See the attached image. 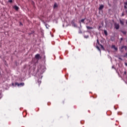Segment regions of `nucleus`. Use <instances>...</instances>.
Here are the masks:
<instances>
[{"label": "nucleus", "mask_w": 127, "mask_h": 127, "mask_svg": "<svg viewBox=\"0 0 127 127\" xmlns=\"http://www.w3.org/2000/svg\"><path fill=\"white\" fill-rule=\"evenodd\" d=\"M86 20L88 21V22H87L86 23V24H87V25L89 24V23H90V22H91V20H90V19H86Z\"/></svg>", "instance_id": "9d476101"}, {"label": "nucleus", "mask_w": 127, "mask_h": 127, "mask_svg": "<svg viewBox=\"0 0 127 127\" xmlns=\"http://www.w3.org/2000/svg\"><path fill=\"white\" fill-rule=\"evenodd\" d=\"M125 57H126L127 58V53L125 54Z\"/></svg>", "instance_id": "393cba45"}, {"label": "nucleus", "mask_w": 127, "mask_h": 127, "mask_svg": "<svg viewBox=\"0 0 127 127\" xmlns=\"http://www.w3.org/2000/svg\"><path fill=\"white\" fill-rule=\"evenodd\" d=\"M125 4H126V5H127V1L125 2Z\"/></svg>", "instance_id": "a878e982"}, {"label": "nucleus", "mask_w": 127, "mask_h": 127, "mask_svg": "<svg viewBox=\"0 0 127 127\" xmlns=\"http://www.w3.org/2000/svg\"><path fill=\"white\" fill-rule=\"evenodd\" d=\"M20 24H21V22L20 23Z\"/></svg>", "instance_id": "c85d7f7f"}, {"label": "nucleus", "mask_w": 127, "mask_h": 127, "mask_svg": "<svg viewBox=\"0 0 127 127\" xmlns=\"http://www.w3.org/2000/svg\"><path fill=\"white\" fill-rule=\"evenodd\" d=\"M121 32L124 34V35H127V31H121Z\"/></svg>", "instance_id": "9b49d317"}, {"label": "nucleus", "mask_w": 127, "mask_h": 127, "mask_svg": "<svg viewBox=\"0 0 127 127\" xmlns=\"http://www.w3.org/2000/svg\"><path fill=\"white\" fill-rule=\"evenodd\" d=\"M125 65H126V66H127V63H125Z\"/></svg>", "instance_id": "bb28decb"}, {"label": "nucleus", "mask_w": 127, "mask_h": 127, "mask_svg": "<svg viewBox=\"0 0 127 127\" xmlns=\"http://www.w3.org/2000/svg\"><path fill=\"white\" fill-rule=\"evenodd\" d=\"M35 58L36 59H41V57L40 56V55L37 54V55H35Z\"/></svg>", "instance_id": "7ed1b4c3"}, {"label": "nucleus", "mask_w": 127, "mask_h": 127, "mask_svg": "<svg viewBox=\"0 0 127 127\" xmlns=\"http://www.w3.org/2000/svg\"><path fill=\"white\" fill-rule=\"evenodd\" d=\"M126 12H127V10H126Z\"/></svg>", "instance_id": "cd10ccee"}, {"label": "nucleus", "mask_w": 127, "mask_h": 127, "mask_svg": "<svg viewBox=\"0 0 127 127\" xmlns=\"http://www.w3.org/2000/svg\"><path fill=\"white\" fill-rule=\"evenodd\" d=\"M86 28H87V29H93L92 27H90V26H86Z\"/></svg>", "instance_id": "1a4fd4ad"}, {"label": "nucleus", "mask_w": 127, "mask_h": 127, "mask_svg": "<svg viewBox=\"0 0 127 127\" xmlns=\"http://www.w3.org/2000/svg\"><path fill=\"white\" fill-rule=\"evenodd\" d=\"M124 8L125 9H127V5H124Z\"/></svg>", "instance_id": "b1692460"}, {"label": "nucleus", "mask_w": 127, "mask_h": 127, "mask_svg": "<svg viewBox=\"0 0 127 127\" xmlns=\"http://www.w3.org/2000/svg\"><path fill=\"white\" fill-rule=\"evenodd\" d=\"M112 68H114V66H113Z\"/></svg>", "instance_id": "2f4dec72"}, {"label": "nucleus", "mask_w": 127, "mask_h": 127, "mask_svg": "<svg viewBox=\"0 0 127 127\" xmlns=\"http://www.w3.org/2000/svg\"><path fill=\"white\" fill-rule=\"evenodd\" d=\"M120 22L121 24H122V25H124V21L123 20H120Z\"/></svg>", "instance_id": "6e6552de"}, {"label": "nucleus", "mask_w": 127, "mask_h": 127, "mask_svg": "<svg viewBox=\"0 0 127 127\" xmlns=\"http://www.w3.org/2000/svg\"><path fill=\"white\" fill-rule=\"evenodd\" d=\"M115 27L116 28V29H120V24H115Z\"/></svg>", "instance_id": "20e7f679"}, {"label": "nucleus", "mask_w": 127, "mask_h": 127, "mask_svg": "<svg viewBox=\"0 0 127 127\" xmlns=\"http://www.w3.org/2000/svg\"><path fill=\"white\" fill-rule=\"evenodd\" d=\"M126 24H127V22H126Z\"/></svg>", "instance_id": "c756f323"}, {"label": "nucleus", "mask_w": 127, "mask_h": 127, "mask_svg": "<svg viewBox=\"0 0 127 127\" xmlns=\"http://www.w3.org/2000/svg\"><path fill=\"white\" fill-rule=\"evenodd\" d=\"M103 8H104V5H101L99 6V10H102V9H103Z\"/></svg>", "instance_id": "39448f33"}, {"label": "nucleus", "mask_w": 127, "mask_h": 127, "mask_svg": "<svg viewBox=\"0 0 127 127\" xmlns=\"http://www.w3.org/2000/svg\"><path fill=\"white\" fill-rule=\"evenodd\" d=\"M8 2L11 3L12 2V0H9Z\"/></svg>", "instance_id": "4be33fe9"}, {"label": "nucleus", "mask_w": 127, "mask_h": 127, "mask_svg": "<svg viewBox=\"0 0 127 127\" xmlns=\"http://www.w3.org/2000/svg\"><path fill=\"white\" fill-rule=\"evenodd\" d=\"M122 48H124V49H125V50H127V46H122Z\"/></svg>", "instance_id": "ddd939ff"}, {"label": "nucleus", "mask_w": 127, "mask_h": 127, "mask_svg": "<svg viewBox=\"0 0 127 127\" xmlns=\"http://www.w3.org/2000/svg\"><path fill=\"white\" fill-rule=\"evenodd\" d=\"M126 71H125V74H126Z\"/></svg>", "instance_id": "7c9ffc66"}, {"label": "nucleus", "mask_w": 127, "mask_h": 127, "mask_svg": "<svg viewBox=\"0 0 127 127\" xmlns=\"http://www.w3.org/2000/svg\"><path fill=\"white\" fill-rule=\"evenodd\" d=\"M85 19H82L81 20V22H82V23H85Z\"/></svg>", "instance_id": "f8f14e48"}, {"label": "nucleus", "mask_w": 127, "mask_h": 127, "mask_svg": "<svg viewBox=\"0 0 127 127\" xmlns=\"http://www.w3.org/2000/svg\"><path fill=\"white\" fill-rule=\"evenodd\" d=\"M71 24H75V20H73L71 21Z\"/></svg>", "instance_id": "6ab92c4d"}, {"label": "nucleus", "mask_w": 127, "mask_h": 127, "mask_svg": "<svg viewBox=\"0 0 127 127\" xmlns=\"http://www.w3.org/2000/svg\"><path fill=\"white\" fill-rule=\"evenodd\" d=\"M120 51L123 53L124 52V48H122V47L120 48Z\"/></svg>", "instance_id": "4468645a"}, {"label": "nucleus", "mask_w": 127, "mask_h": 127, "mask_svg": "<svg viewBox=\"0 0 127 127\" xmlns=\"http://www.w3.org/2000/svg\"><path fill=\"white\" fill-rule=\"evenodd\" d=\"M13 8L15 9V10H16V11H18V9H19V7L17 6L16 5H15L13 6Z\"/></svg>", "instance_id": "f03ea898"}, {"label": "nucleus", "mask_w": 127, "mask_h": 127, "mask_svg": "<svg viewBox=\"0 0 127 127\" xmlns=\"http://www.w3.org/2000/svg\"><path fill=\"white\" fill-rule=\"evenodd\" d=\"M100 46H101V48L102 49H104V46H103V45H102L101 44L99 45Z\"/></svg>", "instance_id": "412c9836"}, {"label": "nucleus", "mask_w": 127, "mask_h": 127, "mask_svg": "<svg viewBox=\"0 0 127 127\" xmlns=\"http://www.w3.org/2000/svg\"><path fill=\"white\" fill-rule=\"evenodd\" d=\"M124 40V38H121L120 43H122V41Z\"/></svg>", "instance_id": "f3484780"}, {"label": "nucleus", "mask_w": 127, "mask_h": 127, "mask_svg": "<svg viewBox=\"0 0 127 127\" xmlns=\"http://www.w3.org/2000/svg\"><path fill=\"white\" fill-rule=\"evenodd\" d=\"M97 42L98 45H100L101 44H100V42H99V40H97Z\"/></svg>", "instance_id": "aec40b11"}, {"label": "nucleus", "mask_w": 127, "mask_h": 127, "mask_svg": "<svg viewBox=\"0 0 127 127\" xmlns=\"http://www.w3.org/2000/svg\"><path fill=\"white\" fill-rule=\"evenodd\" d=\"M104 34H105L106 36L108 35V32L107 30H104Z\"/></svg>", "instance_id": "dca6fc26"}, {"label": "nucleus", "mask_w": 127, "mask_h": 127, "mask_svg": "<svg viewBox=\"0 0 127 127\" xmlns=\"http://www.w3.org/2000/svg\"><path fill=\"white\" fill-rule=\"evenodd\" d=\"M56 7H58V5H57V3H55L54 5V8H56Z\"/></svg>", "instance_id": "0eeeda50"}, {"label": "nucleus", "mask_w": 127, "mask_h": 127, "mask_svg": "<svg viewBox=\"0 0 127 127\" xmlns=\"http://www.w3.org/2000/svg\"><path fill=\"white\" fill-rule=\"evenodd\" d=\"M96 48L97 49H98V50H99V51H101V49H100V47H99V46H96Z\"/></svg>", "instance_id": "a211bd4d"}, {"label": "nucleus", "mask_w": 127, "mask_h": 127, "mask_svg": "<svg viewBox=\"0 0 127 127\" xmlns=\"http://www.w3.org/2000/svg\"><path fill=\"white\" fill-rule=\"evenodd\" d=\"M84 38H89V35H84Z\"/></svg>", "instance_id": "2eb2a0df"}, {"label": "nucleus", "mask_w": 127, "mask_h": 127, "mask_svg": "<svg viewBox=\"0 0 127 127\" xmlns=\"http://www.w3.org/2000/svg\"><path fill=\"white\" fill-rule=\"evenodd\" d=\"M15 85L16 86H18V87H19V86H24V83L22 82V83H18L17 82H16L15 83Z\"/></svg>", "instance_id": "f257e3e1"}, {"label": "nucleus", "mask_w": 127, "mask_h": 127, "mask_svg": "<svg viewBox=\"0 0 127 127\" xmlns=\"http://www.w3.org/2000/svg\"><path fill=\"white\" fill-rule=\"evenodd\" d=\"M63 104H64V102H63Z\"/></svg>", "instance_id": "473e14b6"}, {"label": "nucleus", "mask_w": 127, "mask_h": 127, "mask_svg": "<svg viewBox=\"0 0 127 127\" xmlns=\"http://www.w3.org/2000/svg\"><path fill=\"white\" fill-rule=\"evenodd\" d=\"M112 48H114L116 51H118V48L116 47V46L115 45H112Z\"/></svg>", "instance_id": "423d86ee"}, {"label": "nucleus", "mask_w": 127, "mask_h": 127, "mask_svg": "<svg viewBox=\"0 0 127 127\" xmlns=\"http://www.w3.org/2000/svg\"><path fill=\"white\" fill-rule=\"evenodd\" d=\"M124 15H125V13H124V12H123V13H122V16H124Z\"/></svg>", "instance_id": "5701e85b"}]
</instances>
